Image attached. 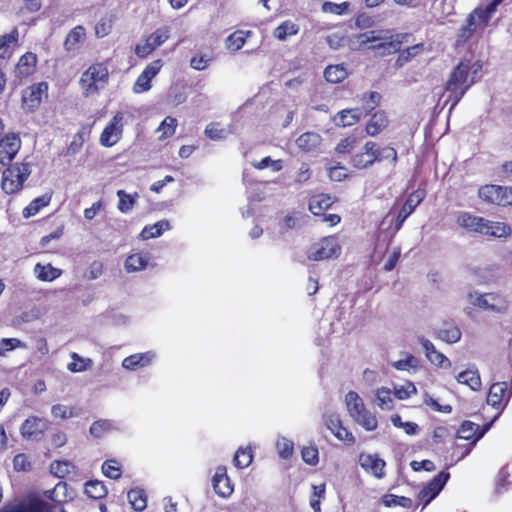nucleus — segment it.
I'll return each mask as SVG.
<instances>
[{
    "label": "nucleus",
    "mask_w": 512,
    "mask_h": 512,
    "mask_svg": "<svg viewBox=\"0 0 512 512\" xmlns=\"http://www.w3.org/2000/svg\"><path fill=\"white\" fill-rule=\"evenodd\" d=\"M407 36L392 34L390 30H370L350 36L348 43L352 50H362L367 46L368 49L387 56L400 51V46Z\"/></svg>",
    "instance_id": "f257e3e1"
},
{
    "label": "nucleus",
    "mask_w": 512,
    "mask_h": 512,
    "mask_svg": "<svg viewBox=\"0 0 512 512\" xmlns=\"http://www.w3.org/2000/svg\"><path fill=\"white\" fill-rule=\"evenodd\" d=\"M482 70L480 61L463 60L452 71L445 89L447 101H451L449 111L453 110L467 90L476 82L477 75Z\"/></svg>",
    "instance_id": "f03ea898"
},
{
    "label": "nucleus",
    "mask_w": 512,
    "mask_h": 512,
    "mask_svg": "<svg viewBox=\"0 0 512 512\" xmlns=\"http://www.w3.org/2000/svg\"><path fill=\"white\" fill-rule=\"evenodd\" d=\"M457 224L463 229L497 238L507 237L511 234L509 225L503 222L490 221L483 217L476 216L470 212L461 211L456 217Z\"/></svg>",
    "instance_id": "7ed1b4c3"
},
{
    "label": "nucleus",
    "mask_w": 512,
    "mask_h": 512,
    "mask_svg": "<svg viewBox=\"0 0 512 512\" xmlns=\"http://www.w3.org/2000/svg\"><path fill=\"white\" fill-rule=\"evenodd\" d=\"M390 160L395 165L397 162V151L390 146L379 147L375 142L368 141L363 146V152L352 157V164L358 169H364L376 162Z\"/></svg>",
    "instance_id": "20e7f679"
},
{
    "label": "nucleus",
    "mask_w": 512,
    "mask_h": 512,
    "mask_svg": "<svg viewBox=\"0 0 512 512\" xmlns=\"http://www.w3.org/2000/svg\"><path fill=\"white\" fill-rule=\"evenodd\" d=\"M345 404L352 420L367 431H374L378 426L376 415L369 411L358 393L349 391L345 395Z\"/></svg>",
    "instance_id": "39448f33"
},
{
    "label": "nucleus",
    "mask_w": 512,
    "mask_h": 512,
    "mask_svg": "<svg viewBox=\"0 0 512 512\" xmlns=\"http://www.w3.org/2000/svg\"><path fill=\"white\" fill-rule=\"evenodd\" d=\"M109 80L108 68L103 63H95L80 77V86L86 96L97 94Z\"/></svg>",
    "instance_id": "423d86ee"
},
{
    "label": "nucleus",
    "mask_w": 512,
    "mask_h": 512,
    "mask_svg": "<svg viewBox=\"0 0 512 512\" xmlns=\"http://www.w3.org/2000/svg\"><path fill=\"white\" fill-rule=\"evenodd\" d=\"M341 254V246L337 237L328 236L314 243L307 251V258L312 261H323L337 258Z\"/></svg>",
    "instance_id": "0eeeda50"
},
{
    "label": "nucleus",
    "mask_w": 512,
    "mask_h": 512,
    "mask_svg": "<svg viewBox=\"0 0 512 512\" xmlns=\"http://www.w3.org/2000/svg\"><path fill=\"white\" fill-rule=\"evenodd\" d=\"M29 174L30 170L26 164L15 165L6 169L2 176V189L7 194H13L19 191Z\"/></svg>",
    "instance_id": "6e6552de"
},
{
    "label": "nucleus",
    "mask_w": 512,
    "mask_h": 512,
    "mask_svg": "<svg viewBox=\"0 0 512 512\" xmlns=\"http://www.w3.org/2000/svg\"><path fill=\"white\" fill-rule=\"evenodd\" d=\"M170 32L171 28L169 26L157 28L151 34L146 36L143 43H138L136 45L135 54L140 58L147 57L169 39Z\"/></svg>",
    "instance_id": "1a4fd4ad"
},
{
    "label": "nucleus",
    "mask_w": 512,
    "mask_h": 512,
    "mask_svg": "<svg viewBox=\"0 0 512 512\" xmlns=\"http://www.w3.org/2000/svg\"><path fill=\"white\" fill-rule=\"evenodd\" d=\"M501 2L502 0H493L486 8H476L467 18L465 27L472 34L478 29H484Z\"/></svg>",
    "instance_id": "9d476101"
},
{
    "label": "nucleus",
    "mask_w": 512,
    "mask_h": 512,
    "mask_svg": "<svg viewBox=\"0 0 512 512\" xmlns=\"http://www.w3.org/2000/svg\"><path fill=\"white\" fill-rule=\"evenodd\" d=\"M501 2L502 0H493L486 8H476L467 18L465 27L472 34L478 29H484Z\"/></svg>",
    "instance_id": "9b49d317"
},
{
    "label": "nucleus",
    "mask_w": 512,
    "mask_h": 512,
    "mask_svg": "<svg viewBox=\"0 0 512 512\" xmlns=\"http://www.w3.org/2000/svg\"><path fill=\"white\" fill-rule=\"evenodd\" d=\"M123 121L124 114L117 112L105 126L99 138V142L103 147L109 148L119 142L123 134Z\"/></svg>",
    "instance_id": "f8f14e48"
},
{
    "label": "nucleus",
    "mask_w": 512,
    "mask_h": 512,
    "mask_svg": "<svg viewBox=\"0 0 512 512\" xmlns=\"http://www.w3.org/2000/svg\"><path fill=\"white\" fill-rule=\"evenodd\" d=\"M479 197L492 204L507 206L512 204V189L499 185H485L479 189Z\"/></svg>",
    "instance_id": "ddd939ff"
},
{
    "label": "nucleus",
    "mask_w": 512,
    "mask_h": 512,
    "mask_svg": "<svg viewBox=\"0 0 512 512\" xmlns=\"http://www.w3.org/2000/svg\"><path fill=\"white\" fill-rule=\"evenodd\" d=\"M322 420L326 428L339 440L347 445L355 443L353 434L342 425L339 414L335 412H325L322 415Z\"/></svg>",
    "instance_id": "4468645a"
},
{
    "label": "nucleus",
    "mask_w": 512,
    "mask_h": 512,
    "mask_svg": "<svg viewBox=\"0 0 512 512\" xmlns=\"http://www.w3.org/2000/svg\"><path fill=\"white\" fill-rule=\"evenodd\" d=\"M449 478L450 474L448 472L441 471L419 491L418 499L423 502V508L438 496Z\"/></svg>",
    "instance_id": "2eb2a0df"
},
{
    "label": "nucleus",
    "mask_w": 512,
    "mask_h": 512,
    "mask_svg": "<svg viewBox=\"0 0 512 512\" xmlns=\"http://www.w3.org/2000/svg\"><path fill=\"white\" fill-rule=\"evenodd\" d=\"M511 395L512 387L509 382L496 381L489 389L487 402L494 408H503L507 405Z\"/></svg>",
    "instance_id": "dca6fc26"
},
{
    "label": "nucleus",
    "mask_w": 512,
    "mask_h": 512,
    "mask_svg": "<svg viewBox=\"0 0 512 512\" xmlns=\"http://www.w3.org/2000/svg\"><path fill=\"white\" fill-rule=\"evenodd\" d=\"M473 304L488 311L505 313L508 309V301L497 293H485L478 295Z\"/></svg>",
    "instance_id": "f3484780"
},
{
    "label": "nucleus",
    "mask_w": 512,
    "mask_h": 512,
    "mask_svg": "<svg viewBox=\"0 0 512 512\" xmlns=\"http://www.w3.org/2000/svg\"><path fill=\"white\" fill-rule=\"evenodd\" d=\"M47 428L48 423L45 419L37 416H30L21 425L20 432L26 439L39 440Z\"/></svg>",
    "instance_id": "a211bd4d"
},
{
    "label": "nucleus",
    "mask_w": 512,
    "mask_h": 512,
    "mask_svg": "<svg viewBox=\"0 0 512 512\" xmlns=\"http://www.w3.org/2000/svg\"><path fill=\"white\" fill-rule=\"evenodd\" d=\"M162 61L160 59L155 60L148 64L143 72L136 79L133 91L135 93H143L151 88V80L159 73L162 68Z\"/></svg>",
    "instance_id": "6ab92c4d"
},
{
    "label": "nucleus",
    "mask_w": 512,
    "mask_h": 512,
    "mask_svg": "<svg viewBox=\"0 0 512 512\" xmlns=\"http://www.w3.org/2000/svg\"><path fill=\"white\" fill-rule=\"evenodd\" d=\"M212 486L214 492L221 498H228L234 491L233 485L225 466L216 467L215 474L212 478Z\"/></svg>",
    "instance_id": "aec40b11"
},
{
    "label": "nucleus",
    "mask_w": 512,
    "mask_h": 512,
    "mask_svg": "<svg viewBox=\"0 0 512 512\" xmlns=\"http://www.w3.org/2000/svg\"><path fill=\"white\" fill-rule=\"evenodd\" d=\"M424 193L421 191L412 192L403 206L401 207L396 219H395V231H399L405 222V220L409 217L410 214L413 213L415 208L420 204L423 200Z\"/></svg>",
    "instance_id": "412c9836"
},
{
    "label": "nucleus",
    "mask_w": 512,
    "mask_h": 512,
    "mask_svg": "<svg viewBox=\"0 0 512 512\" xmlns=\"http://www.w3.org/2000/svg\"><path fill=\"white\" fill-rule=\"evenodd\" d=\"M155 358L156 353L154 351L135 353L123 359L122 367L128 371H136L152 364Z\"/></svg>",
    "instance_id": "4be33fe9"
},
{
    "label": "nucleus",
    "mask_w": 512,
    "mask_h": 512,
    "mask_svg": "<svg viewBox=\"0 0 512 512\" xmlns=\"http://www.w3.org/2000/svg\"><path fill=\"white\" fill-rule=\"evenodd\" d=\"M418 342L424 349L427 359L433 365L445 369L451 367V361L443 353L439 352L430 340L424 337H419Z\"/></svg>",
    "instance_id": "5701e85b"
},
{
    "label": "nucleus",
    "mask_w": 512,
    "mask_h": 512,
    "mask_svg": "<svg viewBox=\"0 0 512 512\" xmlns=\"http://www.w3.org/2000/svg\"><path fill=\"white\" fill-rule=\"evenodd\" d=\"M359 464L366 472L373 474L379 479L385 475V461L379 458L377 455L362 453L359 456Z\"/></svg>",
    "instance_id": "b1692460"
},
{
    "label": "nucleus",
    "mask_w": 512,
    "mask_h": 512,
    "mask_svg": "<svg viewBox=\"0 0 512 512\" xmlns=\"http://www.w3.org/2000/svg\"><path fill=\"white\" fill-rule=\"evenodd\" d=\"M118 423L111 419H99L94 421L90 428L89 433L93 438L99 439L114 431H119Z\"/></svg>",
    "instance_id": "393cba45"
},
{
    "label": "nucleus",
    "mask_w": 512,
    "mask_h": 512,
    "mask_svg": "<svg viewBox=\"0 0 512 512\" xmlns=\"http://www.w3.org/2000/svg\"><path fill=\"white\" fill-rule=\"evenodd\" d=\"M488 427L480 430V426L471 421H464L458 430V438L464 440H472L470 446H473L480 438L483 437Z\"/></svg>",
    "instance_id": "a878e982"
},
{
    "label": "nucleus",
    "mask_w": 512,
    "mask_h": 512,
    "mask_svg": "<svg viewBox=\"0 0 512 512\" xmlns=\"http://www.w3.org/2000/svg\"><path fill=\"white\" fill-rule=\"evenodd\" d=\"M37 56L32 52L22 55L16 65V75L20 78L27 77L35 71Z\"/></svg>",
    "instance_id": "bb28decb"
},
{
    "label": "nucleus",
    "mask_w": 512,
    "mask_h": 512,
    "mask_svg": "<svg viewBox=\"0 0 512 512\" xmlns=\"http://www.w3.org/2000/svg\"><path fill=\"white\" fill-rule=\"evenodd\" d=\"M321 141L322 138L318 133L306 132L296 139V145L304 152H314L319 148Z\"/></svg>",
    "instance_id": "cd10ccee"
},
{
    "label": "nucleus",
    "mask_w": 512,
    "mask_h": 512,
    "mask_svg": "<svg viewBox=\"0 0 512 512\" xmlns=\"http://www.w3.org/2000/svg\"><path fill=\"white\" fill-rule=\"evenodd\" d=\"M388 118L384 111L375 112L366 125V133L376 136L388 126Z\"/></svg>",
    "instance_id": "c85d7f7f"
},
{
    "label": "nucleus",
    "mask_w": 512,
    "mask_h": 512,
    "mask_svg": "<svg viewBox=\"0 0 512 512\" xmlns=\"http://www.w3.org/2000/svg\"><path fill=\"white\" fill-rule=\"evenodd\" d=\"M47 88L48 86L44 82L32 86L30 88L29 95H23L24 104H26L30 110L37 108L40 105L42 96L46 93Z\"/></svg>",
    "instance_id": "c756f323"
},
{
    "label": "nucleus",
    "mask_w": 512,
    "mask_h": 512,
    "mask_svg": "<svg viewBox=\"0 0 512 512\" xmlns=\"http://www.w3.org/2000/svg\"><path fill=\"white\" fill-rule=\"evenodd\" d=\"M23 512H66L58 503L50 504L40 499H33L23 506Z\"/></svg>",
    "instance_id": "7c9ffc66"
},
{
    "label": "nucleus",
    "mask_w": 512,
    "mask_h": 512,
    "mask_svg": "<svg viewBox=\"0 0 512 512\" xmlns=\"http://www.w3.org/2000/svg\"><path fill=\"white\" fill-rule=\"evenodd\" d=\"M150 257L146 253H134L126 258L124 263L125 270L128 273L138 272L145 269L149 263Z\"/></svg>",
    "instance_id": "2f4dec72"
},
{
    "label": "nucleus",
    "mask_w": 512,
    "mask_h": 512,
    "mask_svg": "<svg viewBox=\"0 0 512 512\" xmlns=\"http://www.w3.org/2000/svg\"><path fill=\"white\" fill-rule=\"evenodd\" d=\"M334 203L333 197L328 194H318L309 200V210L314 215H321L325 210L329 209Z\"/></svg>",
    "instance_id": "473e14b6"
},
{
    "label": "nucleus",
    "mask_w": 512,
    "mask_h": 512,
    "mask_svg": "<svg viewBox=\"0 0 512 512\" xmlns=\"http://www.w3.org/2000/svg\"><path fill=\"white\" fill-rule=\"evenodd\" d=\"M171 229V224L168 220H160L153 225L145 226L140 233L143 240H149L161 236L165 231Z\"/></svg>",
    "instance_id": "72a5a7b5"
},
{
    "label": "nucleus",
    "mask_w": 512,
    "mask_h": 512,
    "mask_svg": "<svg viewBox=\"0 0 512 512\" xmlns=\"http://www.w3.org/2000/svg\"><path fill=\"white\" fill-rule=\"evenodd\" d=\"M86 37L85 28L81 25L74 27L67 34L64 47L67 51H74L79 48V45L84 41Z\"/></svg>",
    "instance_id": "f704fd0d"
},
{
    "label": "nucleus",
    "mask_w": 512,
    "mask_h": 512,
    "mask_svg": "<svg viewBox=\"0 0 512 512\" xmlns=\"http://www.w3.org/2000/svg\"><path fill=\"white\" fill-rule=\"evenodd\" d=\"M456 379L458 383L469 386L473 391L481 388V378L477 369H467L459 373Z\"/></svg>",
    "instance_id": "c9c22d12"
},
{
    "label": "nucleus",
    "mask_w": 512,
    "mask_h": 512,
    "mask_svg": "<svg viewBox=\"0 0 512 512\" xmlns=\"http://www.w3.org/2000/svg\"><path fill=\"white\" fill-rule=\"evenodd\" d=\"M393 391L387 387L375 390L376 405L382 410H392L394 407Z\"/></svg>",
    "instance_id": "e433bc0d"
},
{
    "label": "nucleus",
    "mask_w": 512,
    "mask_h": 512,
    "mask_svg": "<svg viewBox=\"0 0 512 512\" xmlns=\"http://www.w3.org/2000/svg\"><path fill=\"white\" fill-rule=\"evenodd\" d=\"M250 35L251 31L245 32L242 30H237L233 32L225 40L226 49L232 52L240 50L244 46L247 37H249Z\"/></svg>",
    "instance_id": "4c0bfd02"
},
{
    "label": "nucleus",
    "mask_w": 512,
    "mask_h": 512,
    "mask_svg": "<svg viewBox=\"0 0 512 512\" xmlns=\"http://www.w3.org/2000/svg\"><path fill=\"white\" fill-rule=\"evenodd\" d=\"M298 32L299 26L291 20H286L274 29L273 36L279 41H285L289 36H294Z\"/></svg>",
    "instance_id": "58836bf2"
},
{
    "label": "nucleus",
    "mask_w": 512,
    "mask_h": 512,
    "mask_svg": "<svg viewBox=\"0 0 512 512\" xmlns=\"http://www.w3.org/2000/svg\"><path fill=\"white\" fill-rule=\"evenodd\" d=\"M361 118L359 109H345L340 111L335 117V122L338 126L347 127L357 123Z\"/></svg>",
    "instance_id": "ea45409f"
},
{
    "label": "nucleus",
    "mask_w": 512,
    "mask_h": 512,
    "mask_svg": "<svg viewBox=\"0 0 512 512\" xmlns=\"http://www.w3.org/2000/svg\"><path fill=\"white\" fill-rule=\"evenodd\" d=\"M348 76L346 67L343 64L330 65L324 71L325 79L330 83H340Z\"/></svg>",
    "instance_id": "a19ab883"
},
{
    "label": "nucleus",
    "mask_w": 512,
    "mask_h": 512,
    "mask_svg": "<svg viewBox=\"0 0 512 512\" xmlns=\"http://www.w3.org/2000/svg\"><path fill=\"white\" fill-rule=\"evenodd\" d=\"M84 492L91 499H102L107 495L108 490L103 482L91 480L85 483Z\"/></svg>",
    "instance_id": "79ce46f5"
},
{
    "label": "nucleus",
    "mask_w": 512,
    "mask_h": 512,
    "mask_svg": "<svg viewBox=\"0 0 512 512\" xmlns=\"http://www.w3.org/2000/svg\"><path fill=\"white\" fill-rule=\"evenodd\" d=\"M19 32L14 28L10 33L0 36V58L10 55L12 46L18 42Z\"/></svg>",
    "instance_id": "37998d69"
},
{
    "label": "nucleus",
    "mask_w": 512,
    "mask_h": 512,
    "mask_svg": "<svg viewBox=\"0 0 512 512\" xmlns=\"http://www.w3.org/2000/svg\"><path fill=\"white\" fill-rule=\"evenodd\" d=\"M51 201V195L44 194L35 198L28 206L23 209V217L29 218L36 215L43 207H46Z\"/></svg>",
    "instance_id": "c03bdc74"
},
{
    "label": "nucleus",
    "mask_w": 512,
    "mask_h": 512,
    "mask_svg": "<svg viewBox=\"0 0 512 512\" xmlns=\"http://www.w3.org/2000/svg\"><path fill=\"white\" fill-rule=\"evenodd\" d=\"M276 451L283 460H289L294 454V443L284 436H278L275 443Z\"/></svg>",
    "instance_id": "a18cd8bd"
},
{
    "label": "nucleus",
    "mask_w": 512,
    "mask_h": 512,
    "mask_svg": "<svg viewBox=\"0 0 512 512\" xmlns=\"http://www.w3.org/2000/svg\"><path fill=\"white\" fill-rule=\"evenodd\" d=\"M34 272L37 278L41 281H53L61 275V271L50 264H36Z\"/></svg>",
    "instance_id": "49530a36"
},
{
    "label": "nucleus",
    "mask_w": 512,
    "mask_h": 512,
    "mask_svg": "<svg viewBox=\"0 0 512 512\" xmlns=\"http://www.w3.org/2000/svg\"><path fill=\"white\" fill-rule=\"evenodd\" d=\"M252 461L253 453L250 447H239L233 458V463L238 469L247 468Z\"/></svg>",
    "instance_id": "de8ad7c7"
},
{
    "label": "nucleus",
    "mask_w": 512,
    "mask_h": 512,
    "mask_svg": "<svg viewBox=\"0 0 512 512\" xmlns=\"http://www.w3.org/2000/svg\"><path fill=\"white\" fill-rule=\"evenodd\" d=\"M461 335L460 329L455 325H449L437 331V338L450 344L458 342Z\"/></svg>",
    "instance_id": "09e8293b"
},
{
    "label": "nucleus",
    "mask_w": 512,
    "mask_h": 512,
    "mask_svg": "<svg viewBox=\"0 0 512 512\" xmlns=\"http://www.w3.org/2000/svg\"><path fill=\"white\" fill-rule=\"evenodd\" d=\"M127 498H128L129 503L132 505V507L136 511H142L146 508L147 499H146L145 492L142 489H138V488L131 489L127 493Z\"/></svg>",
    "instance_id": "8fccbe9b"
},
{
    "label": "nucleus",
    "mask_w": 512,
    "mask_h": 512,
    "mask_svg": "<svg viewBox=\"0 0 512 512\" xmlns=\"http://www.w3.org/2000/svg\"><path fill=\"white\" fill-rule=\"evenodd\" d=\"M117 196L119 198L117 208L122 213H128L129 211L132 210V208L136 202V198L138 197V194L135 193L134 195H131V194L126 193L124 190H118Z\"/></svg>",
    "instance_id": "3c124183"
},
{
    "label": "nucleus",
    "mask_w": 512,
    "mask_h": 512,
    "mask_svg": "<svg viewBox=\"0 0 512 512\" xmlns=\"http://www.w3.org/2000/svg\"><path fill=\"white\" fill-rule=\"evenodd\" d=\"M230 133L229 129L220 127L219 123H210L205 128V135L214 141L224 140Z\"/></svg>",
    "instance_id": "603ef678"
},
{
    "label": "nucleus",
    "mask_w": 512,
    "mask_h": 512,
    "mask_svg": "<svg viewBox=\"0 0 512 512\" xmlns=\"http://www.w3.org/2000/svg\"><path fill=\"white\" fill-rule=\"evenodd\" d=\"M382 503L386 507H396L401 506L404 508H411L412 507V500L405 496H397L394 494H386L382 497Z\"/></svg>",
    "instance_id": "864d4df0"
},
{
    "label": "nucleus",
    "mask_w": 512,
    "mask_h": 512,
    "mask_svg": "<svg viewBox=\"0 0 512 512\" xmlns=\"http://www.w3.org/2000/svg\"><path fill=\"white\" fill-rule=\"evenodd\" d=\"M72 362L68 364L67 368L71 372H83L89 366L92 365V361L89 358H83L79 356L77 353L73 352L71 354Z\"/></svg>",
    "instance_id": "5fc2aeb1"
},
{
    "label": "nucleus",
    "mask_w": 512,
    "mask_h": 512,
    "mask_svg": "<svg viewBox=\"0 0 512 512\" xmlns=\"http://www.w3.org/2000/svg\"><path fill=\"white\" fill-rule=\"evenodd\" d=\"M74 466L69 461H54L50 465V471L58 478H64L70 474Z\"/></svg>",
    "instance_id": "6e6d98bb"
},
{
    "label": "nucleus",
    "mask_w": 512,
    "mask_h": 512,
    "mask_svg": "<svg viewBox=\"0 0 512 512\" xmlns=\"http://www.w3.org/2000/svg\"><path fill=\"white\" fill-rule=\"evenodd\" d=\"M417 389L412 382H406L403 385H395L393 389L394 397L399 400L408 399L411 395L416 394Z\"/></svg>",
    "instance_id": "4d7b16f0"
},
{
    "label": "nucleus",
    "mask_w": 512,
    "mask_h": 512,
    "mask_svg": "<svg viewBox=\"0 0 512 512\" xmlns=\"http://www.w3.org/2000/svg\"><path fill=\"white\" fill-rule=\"evenodd\" d=\"M418 366L419 361L412 354H407L404 359H400L393 363V367L400 371L416 370Z\"/></svg>",
    "instance_id": "13d9d810"
},
{
    "label": "nucleus",
    "mask_w": 512,
    "mask_h": 512,
    "mask_svg": "<svg viewBox=\"0 0 512 512\" xmlns=\"http://www.w3.org/2000/svg\"><path fill=\"white\" fill-rule=\"evenodd\" d=\"M423 47L424 45L420 43L401 51L396 61L397 65L403 66L405 63H407L413 57L419 54L423 50Z\"/></svg>",
    "instance_id": "bf43d9fd"
},
{
    "label": "nucleus",
    "mask_w": 512,
    "mask_h": 512,
    "mask_svg": "<svg viewBox=\"0 0 512 512\" xmlns=\"http://www.w3.org/2000/svg\"><path fill=\"white\" fill-rule=\"evenodd\" d=\"M26 344L17 338H2L0 340V356L4 357L16 348H26Z\"/></svg>",
    "instance_id": "052dcab7"
},
{
    "label": "nucleus",
    "mask_w": 512,
    "mask_h": 512,
    "mask_svg": "<svg viewBox=\"0 0 512 512\" xmlns=\"http://www.w3.org/2000/svg\"><path fill=\"white\" fill-rule=\"evenodd\" d=\"M303 461L311 466H315L319 462V451L315 445L305 446L301 450Z\"/></svg>",
    "instance_id": "680f3d73"
},
{
    "label": "nucleus",
    "mask_w": 512,
    "mask_h": 512,
    "mask_svg": "<svg viewBox=\"0 0 512 512\" xmlns=\"http://www.w3.org/2000/svg\"><path fill=\"white\" fill-rule=\"evenodd\" d=\"M51 414L53 417L61 419L72 418L78 415L75 408L62 404L53 405L51 408Z\"/></svg>",
    "instance_id": "e2e57ef3"
},
{
    "label": "nucleus",
    "mask_w": 512,
    "mask_h": 512,
    "mask_svg": "<svg viewBox=\"0 0 512 512\" xmlns=\"http://www.w3.org/2000/svg\"><path fill=\"white\" fill-rule=\"evenodd\" d=\"M177 126V120L173 117H166L158 127V131L161 132L160 140L170 137L174 134Z\"/></svg>",
    "instance_id": "0e129e2a"
},
{
    "label": "nucleus",
    "mask_w": 512,
    "mask_h": 512,
    "mask_svg": "<svg viewBox=\"0 0 512 512\" xmlns=\"http://www.w3.org/2000/svg\"><path fill=\"white\" fill-rule=\"evenodd\" d=\"M113 21L111 17H102L95 25V34L98 38L107 36L112 29Z\"/></svg>",
    "instance_id": "69168bd1"
},
{
    "label": "nucleus",
    "mask_w": 512,
    "mask_h": 512,
    "mask_svg": "<svg viewBox=\"0 0 512 512\" xmlns=\"http://www.w3.org/2000/svg\"><path fill=\"white\" fill-rule=\"evenodd\" d=\"M103 474L111 479H118L121 476V471L118 463L115 460H107L102 464Z\"/></svg>",
    "instance_id": "338daca9"
},
{
    "label": "nucleus",
    "mask_w": 512,
    "mask_h": 512,
    "mask_svg": "<svg viewBox=\"0 0 512 512\" xmlns=\"http://www.w3.org/2000/svg\"><path fill=\"white\" fill-rule=\"evenodd\" d=\"M89 131H80L78 132L71 141L68 147V153L71 155L76 154L81 149L83 143L85 142V135L88 134Z\"/></svg>",
    "instance_id": "774afa93"
}]
</instances>
